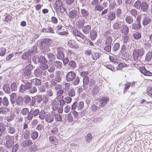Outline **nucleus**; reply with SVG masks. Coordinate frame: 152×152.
<instances>
[{
  "mask_svg": "<svg viewBox=\"0 0 152 152\" xmlns=\"http://www.w3.org/2000/svg\"><path fill=\"white\" fill-rule=\"evenodd\" d=\"M53 43L52 40L49 38L41 39L38 46L40 49L49 48V46Z\"/></svg>",
  "mask_w": 152,
  "mask_h": 152,
  "instance_id": "obj_1",
  "label": "nucleus"
},
{
  "mask_svg": "<svg viewBox=\"0 0 152 152\" xmlns=\"http://www.w3.org/2000/svg\"><path fill=\"white\" fill-rule=\"evenodd\" d=\"M145 53V50L143 48L135 49L133 51L132 56L134 60L135 61H139L140 60L139 58H142Z\"/></svg>",
  "mask_w": 152,
  "mask_h": 152,
  "instance_id": "obj_2",
  "label": "nucleus"
},
{
  "mask_svg": "<svg viewBox=\"0 0 152 152\" xmlns=\"http://www.w3.org/2000/svg\"><path fill=\"white\" fill-rule=\"evenodd\" d=\"M5 140H6V142L4 144L5 146L9 149L11 148L14 145L15 142L13 136H6Z\"/></svg>",
  "mask_w": 152,
  "mask_h": 152,
  "instance_id": "obj_3",
  "label": "nucleus"
},
{
  "mask_svg": "<svg viewBox=\"0 0 152 152\" xmlns=\"http://www.w3.org/2000/svg\"><path fill=\"white\" fill-rule=\"evenodd\" d=\"M39 113V111L38 109H36L34 110V108H31L28 115L27 116V119L30 120L32 119L33 116L36 117L37 116Z\"/></svg>",
  "mask_w": 152,
  "mask_h": 152,
  "instance_id": "obj_4",
  "label": "nucleus"
},
{
  "mask_svg": "<svg viewBox=\"0 0 152 152\" xmlns=\"http://www.w3.org/2000/svg\"><path fill=\"white\" fill-rule=\"evenodd\" d=\"M76 77V74L73 71H70L68 72L66 75V80L68 82L72 81L75 79Z\"/></svg>",
  "mask_w": 152,
  "mask_h": 152,
  "instance_id": "obj_5",
  "label": "nucleus"
},
{
  "mask_svg": "<svg viewBox=\"0 0 152 152\" xmlns=\"http://www.w3.org/2000/svg\"><path fill=\"white\" fill-rule=\"evenodd\" d=\"M139 70L140 72L145 76H152V73L150 71L147 70L144 66L140 67Z\"/></svg>",
  "mask_w": 152,
  "mask_h": 152,
  "instance_id": "obj_6",
  "label": "nucleus"
},
{
  "mask_svg": "<svg viewBox=\"0 0 152 152\" xmlns=\"http://www.w3.org/2000/svg\"><path fill=\"white\" fill-rule=\"evenodd\" d=\"M110 98L107 96H104L99 99V106L101 107L104 106V105L109 101Z\"/></svg>",
  "mask_w": 152,
  "mask_h": 152,
  "instance_id": "obj_7",
  "label": "nucleus"
},
{
  "mask_svg": "<svg viewBox=\"0 0 152 152\" xmlns=\"http://www.w3.org/2000/svg\"><path fill=\"white\" fill-rule=\"evenodd\" d=\"M79 10L78 12L76 10H72L69 12V17L70 18H72V19H74L75 18L78 19L79 18Z\"/></svg>",
  "mask_w": 152,
  "mask_h": 152,
  "instance_id": "obj_8",
  "label": "nucleus"
},
{
  "mask_svg": "<svg viewBox=\"0 0 152 152\" xmlns=\"http://www.w3.org/2000/svg\"><path fill=\"white\" fill-rule=\"evenodd\" d=\"M33 69V66L31 64H28L24 69V74L25 76H28L31 75Z\"/></svg>",
  "mask_w": 152,
  "mask_h": 152,
  "instance_id": "obj_9",
  "label": "nucleus"
},
{
  "mask_svg": "<svg viewBox=\"0 0 152 152\" xmlns=\"http://www.w3.org/2000/svg\"><path fill=\"white\" fill-rule=\"evenodd\" d=\"M31 56L27 51H25L21 56V58L24 60L28 59V61L30 63L31 62Z\"/></svg>",
  "mask_w": 152,
  "mask_h": 152,
  "instance_id": "obj_10",
  "label": "nucleus"
},
{
  "mask_svg": "<svg viewBox=\"0 0 152 152\" xmlns=\"http://www.w3.org/2000/svg\"><path fill=\"white\" fill-rule=\"evenodd\" d=\"M34 75L36 77H39L42 75L45 76L46 75V72L42 71L40 68H37L34 70Z\"/></svg>",
  "mask_w": 152,
  "mask_h": 152,
  "instance_id": "obj_11",
  "label": "nucleus"
},
{
  "mask_svg": "<svg viewBox=\"0 0 152 152\" xmlns=\"http://www.w3.org/2000/svg\"><path fill=\"white\" fill-rule=\"evenodd\" d=\"M68 44L69 47L75 50L77 49L79 47L77 42L72 40L69 41Z\"/></svg>",
  "mask_w": 152,
  "mask_h": 152,
  "instance_id": "obj_12",
  "label": "nucleus"
},
{
  "mask_svg": "<svg viewBox=\"0 0 152 152\" xmlns=\"http://www.w3.org/2000/svg\"><path fill=\"white\" fill-rule=\"evenodd\" d=\"M116 18L115 13L114 12L110 11L107 15V17L106 18L110 21H113Z\"/></svg>",
  "mask_w": 152,
  "mask_h": 152,
  "instance_id": "obj_13",
  "label": "nucleus"
},
{
  "mask_svg": "<svg viewBox=\"0 0 152 152\" xmlns=\"http://www.w3.org/2000/svg\"><path fill=\"white\" fill-rule=\"evenodd\" d=\"M10 101L12 104L13 105L15 103L16 101L17 96L15 93H12L10 95Z\"/></svg>",
  "mask_w": 152,
  "mask_h": 152,
  "instance_id": "obj_14",
  "label": "nucleus"
},
{
  "mask_svg": "<svg viewBox=\"0 0 152 152\" xmlns=\"http://www.w3.org/2000/svg\"><path fill=\"white\" fill-rule=\"evenodd\" d=\"M140 9L143 12H146L148 11V5L145 2L142 1Z\"/></svg>",
  "mask_w": 152,
  "mask_h": 152,
  "instance_id": "obj_15",
  "label": "nucleus"
},
{
  "mask_svg": "<svg viewBox=\"0 0 152 152\" xmlns=\"http://www.w3.org/2000/svg\"><path fill=\"white\" fill-rule=\"evenodd\" d=\"M135 84V82H134L132 83L128 82L125 84V88H124V93L125 94L127 92L128 89L129 88L130 86H131V87L134 86Z\"/></svg>",
  "mask_w": 152,
  "mask_h": 152,
  "instance_id": "obj_16",
  "label": "nucleus"
},
{
  "mask_svg": "<svg viewBox=\"0 0 152 152\" xmlns=\"http://www.w3.org/2000/svg\"><path fill=\"white\" fill-rule=\"evenodd\" d=\"M33 142L31 140H25L23 141L21 145L24 148H26L33 144Z\"/></svg>",
  "mask_w": 152,
  "mask_h": 152,
  "instance_id": "obj_17",
  "label": "nucleus"
},
{
  "mask_svg": "<svg viewBox=\"0 0 152 152\" xmlns=\"http://www.w3.org/2000/svg\"><path fill=\"white\" fill-rule=\"evenodd\" d=\"M24 99V98H23V96H17L16 101L15 103L17 105L20 106L22 105Z\"/></svg>",
  "mask_w": 152,
  "mask_h": 152,
  "instance_id": "obj_18",
  "label": "nucleus"
},
{
  "mask_svg": "<svg viewBox=\"0 0 152 152\" xmlns=\"http://www.w3.org/2000/svg\"><path fill=\"white\" fill-rule=\"evenodd\" d=\"M9 133L10 134H14L15 132V129L11 124H7V125Z\"/></svg>",
  "mask_w": 152,
  "mask_h": 152,
  "instance_id": "obj_19",
  "label": "nucleus"
},
{
  "mask_svg": "<svg viewBox=\"0 0 152 152\" xmlns=\"http://www.w3.org/2000/svg\"><path fill=\"white\" fill-rule=\"evenodd\" d=\"M58 55L57 56V58L58 59H62L64 57V53L61 51L60 48H58L57 49Z\"/></svg>",
  "mask_w": 152,
  "mask_h": 152,
  "instance_id": "obj_20",
  "label": "nucleus"
},
{
  "mask_svg": "<svg viewBox=\"0 0 152 152\" xmlns=\"http://www.w3.org/2000/svg\"><path fill=\"white\" fill-rule=\"evenodd\" d=\"M151 19L149 17L144 16L142 21V24L144 26L147 25L150 23Z\"/></svg>",
  "mask_w": 152,
  "mask_h": 152,
  "instance_id": "obj_21",
  "label": "nucleus"
},
{
  "mask_svg": "<svg viewBox=\"0 0 152 152\" xmlns=\"http://www.w3.org/2000/svg\"><path fill=\"white\" fill-rule=\"evenodd\" d=\"M85 23V20L84 19L80 20L76 23L77 27L79 29L83 28Z\"/></svg>",
  "mask_w": 152,
  "mask_h": 152,
  "instance_id": "obj_22",
  "label": "nucleus"
},
{
  "mask_svg": "<svg viewBox=\"0 0 152 152\" xmlns=\"http://www.w3.org/2000/svg\"><path fill=\"white\" fill-rule=\"evenodd\" d=\"M91 39L92 41L95 40L97 36V32L95 30H92L90 32Z\"/></svg>",
  "mask_w": 152,
  "mask_h": 152,
  "instance_id": "obj_23",
  "label": "nucleus"
},
{
  "mask_svg": "<svg viewBox=\"0 0 152 152\" xmlns=\"http://www.w3.org/2000/svg\"><path fill=\"white\" fill-rule=\"evenodd\" d=\"M120 31L122 33H123L124 34L126 35L129 33V28L126 25H123Z\"/></svg>",
  "mask_w": 152,
  "mask_h": 152,
  "instance_id": "obj_24",
  "label": "nucleus"
},
{
  "mask_svg": "<svg viewBox=\"0 0 152 152\" xmlns=\"http://www.w3.org/2000/svg\"><path fill=\"white\" fill-rule=\"evenodd\" d=\"M141 33L138 31L132 34L134 38L136 40L140 39L141 38Z\"/></svg>",
  "mask_w": 152,
  "mask_h": 152,
  "instance_id": "obj_25",
  "label": "nucleus"
},
{
  "mask_svg": "<svg viewBox=\"0 0 152 152\" xmlns=\"http://www.w3.org/2000/svg\"><path fill=\"white\" fill-rule=\"evenodd\" d=\"M152 58V52L149 51L146 54L145 60L147 62H149Z\"/></svg>",
  "mask_w": 152,
  "mask_h": 152,
  "instance_id": "obj_26",
  "label": "nucleus"
},
{
  "mask_svg": "<svg viewBox=\"0 0 152 152\" xmlns=\"http://www.w3.org/2000/svg\"><path fill=\"white\" fill-rule=\"evenodd\" d=\"M10 111V109L6 107H0V113L3 114H6V113Z\"/></svg>",
  "mask_w": 152,
  "mask_h": 152,
  "instance_id": "obj_27",
  "label": "nucleus"
},
{
  "mask_svg": "<svg viewBox=\"0 0 152 152\" xmlns=\"http://www.w3.org/2000/svg\"><path fill=\"white\" fill-rule=\"evenodd\" d=\"M56 9H59L60 7L64 6L63 3L60 0H56L55 3Z\"/></svg>",
  "mask_w": 152,
  "mask_h": 152,
  "instance_id": "obj_28",
  "label": "nucleus"
},
{
  "mask_svg": "<svg viewBox=\"0 0 152 152\" xmlns=\"http://www.w3.org/2000/svg\"><path fill=\"white\" fill-rule=\"evenodd\" d=\"M32 84L33 83L35 85L39 86L41 84V80L39 79L36 78L32 79L31 81Z\"/></svg>",
  "mask_w": 152,
  "mask_h": 152,
  "instance_id": "obj_29",
  "label": "nucleus"
},
{
  "mask_svg": "<svg viewBox=\"0 0 152 152\" xmlns=\"http://www.w3.org/2000/svg\"><path fill=\"white\" fill-rule=\"evenodd\" d=\"M121 22L117 21L113 24V28L114 29L118 30L121 28Z\"/></svg>",
  "mask_w": 152,
  "mask_h": 152,
  "instance_id": "obj_30",
  "label": "nucleus"
},
{
  "mask_svg": "<svg viewBox=\"0 0 152 152\" xmlns=\"http://www.w3.org/2000/svg\"><path fill=\"white\" fill-rule=\"evenodd\" d=\"M91 26L89 25L85 26L83 28V31L85 34L89 33L91 31Z\"/></svg>",
  "mask_w": 152,
  "mask_h": 152,
  "instance_id": "obj_31",
  "label": "nucleus"
},
{
  "mask_svg": "<svg viewBox=\"0 0 152 152\" xmlns=\"http://www.w3.org/2000/svg\"><path fill=\"white\" fill-rule=\"evenodd\" d=\"M3 89L4 91L7 93H9L10 92V89L9 84L6 83L3 86Z\"/></svg>",
  "mask_w": 152,
  "mask_h": 152,
  "instance_id": "obj_32",
  "label": "nucleus"
},
{
  "mask_svg": "<svg viewBox=\"0 0 152 152\" xmlns=\"http://www.w3.org/2000/svg\"><path fill=\"white\" fill-rule=\"evenodd\" d=\"M9 102L6 96L4 97L2 99V104L5 107H7L9 105Z\"/></svg>",
  "mask_w": 152,
  "mask_h": 152,
  "instance_id": "obj_33",
  "label": "nucleus"
},
{
  "mask_svg": "<svg viewBox=\"0 0 152 152\" xmlns=\"http://www.w3.org/2000/svg\"><path fill=\"white\" fill-rule=\"evenodd\" d=\"M142 2L140 0L136 1L134 4V7L137 10H140Z\"/></svg>",
  "mask_w": 152,
  "mask_h": 152,
  "instance_id": "obj_34",
  "label": "nucleus"
},
{
  "mask_svg": "<svg viewBox=\"0 0 152 152\" xmlns=\"http://www.w3.org/2000/svg\"><path fill=\"white\" fill-rule=\"evenodd\" d=\"M141 27V25L138 24L134 23L131 25V28L132 29H134L135 30H139Z\"/></svg>",
  "mask_w": 152,
  "mask_h": 152,
  "instance_id": "obj_35",
  "label": "nucleus"
},
{
  "mask_svg": "<svg viewBox=\"0 0 152 152\" xmlns=\"http://www.w3.org/2000/svg\"><path fill=\"white\" fill-rule=\"evenodd\" d=\"M38 62L41 64L47 63V60L45 56H39Z\"/></svg>",
  "mask_w": 152,
  "mask_h": 152,
  "instance_id": "obj_36",
  "label": "nucleus"
},
{
  "mask_svg": "<svg viewBox=\"0 0 152 152\" xmlns=\"http://www.w3.org/2000/svg\"><path fill=\"white\" fill-rule=\"evenodd\" d=\"M85 140L87 143H90L93 138V137L91 134L90 132L88 133L85 137Z\"/></svg>",
  "mask_w": 152,
  "mask_h": 152,
  "instance_id": "obj_37",
  "label": "nucleus"
},
{
  "mask_svg": "<svg viewBox=\"0 0 152 152\" xmlns=\"http://www.w3.org/2000/svg\"><path fill=\"white\" fill-rule=\"evenodd\" d=\"M54 118L53 115L50 114L45 118V120L47 122L50 123L53 121Z\"/></svg>",
  "mask_w": 152,
  "mask_h": 152,
  "instance_id": "obj_38",
  "label": "nucleus"
},
{
  "mask_svg": "<svg viewBox=\"0 0 152 152\" xmlns=\"http://www.w3.org/2000/svg\"><path fill=\"white\" fill-rule=\"evenodd\" d=\"M48 58L50 61H53L56 59V56L52 53H49L47 55Z\"/></svg>",
  "mask_w": 152,
  "mask_h": 152,
  "instance_id": "obj_39",
  "label": "nucleus"
},
{
  "mask_svg": "<svg viewBox=\"0 0 152 152\" xmlns=\"http://www.w3.org/2000/svg\"><path fill=\"white\" fill-rule=\"evenodd\" d=\"M81 12L83 16L86 18L89 15V12L86 10L83 9H81Z\"/></svg>",
  "mask_w": 152,
  "mask_h": 152,
  "instance_id": "obj_40",
  "label": "nucleus"
},
{
  "mask_svg": "<svg viewBox=\"0 0 152 152\" xmlns=\"http://www.w3.org/2000/svg\"><path fill=\"white\" fill-rule=\"evenodd\" d=\"M72 81V84L74 85L77 86L78 85L80 82L79 77L77 76L75 77V79Z\"/></svg>",
  "mask_w": 152,
  "mask_h": 152,
  "instance_id": "obj_41",
  "label": "nucleus"
},
{
  "mask_svg": "<svg viewBox=\"0 0 152 152\" xmlns=\"http://www.w3.org/2000/svg\"><path fill=\"white\" fill-rule=\"evenodd\" d=\"M54 116L55 120L57 121H60L62 120V117L61 115L59 114L54 113Z\"/></svg>",
  "mask_w": 152,
  "mask_h": 152,
  "instance_id": "obj_42",
  "label": "nucleus"
},
{
  "mask_svg": "<svg viewBox=\"0 0 152 152\" xmlns=\"http://www.w3.org/2000/svg\"><path fill=\"white\" fill-rule=\"evenodd\" d=\"M18 52H17L15 53V54H14L13 53H11L9 54L6 57V60L7 61H9V60H15L14 58L12 59L11 58H12L14 55H16V54H18Z\"/></svg>",
  "mask_w": 152,
  "mask_h": 152,
  "instance_id": "obj_43",
  "label": "nucleus"
},
{
  "mask_svg": "<svg viewBox=\"0 0 152 152\" xmlns=\"http://www.w3.org/2000/svg\"><path fill=\"white\" fill-rule=\"evenodd\" d=\"M24 98L23 102L25 104H28L31 101V98L29 96L26 95L23 97Z\"/></svg>",
  "mask_w": 152,
  "mask_h": 152,
  "instance_id": "obj_44",
  "label": "nucleus"
},
{
  "mask_svg": "<svg viewBox=\"0 0 152 152\" xmlns=\"http://www.w3.org/2000/svg\"><path fill=\"white\" fill-rule=\"evenodd\" d=\"M54 64L57 68L60 69L62 68V63L59 61H56L54 62Z\"/></svg>",
  "mask_w": 152,
  "mask_h": 152,
  "instance_id": "obj_45",
  "label": "nucleus"
},
{
  "mask_svg": "<svg viewBox=\"0 0 152 152\" xmlns=\"http://www.w3.org/2000/svg\"><path fill=\"white\" fill-rule=\"evenodd\" d=\"M38 136V133L36 131L33 132L31 134V138L33 140H35Z\"/></svg>",
  "mask_w": 152,
  "mask_h": 152,
  "instance_id": "obj_46",
  "label": "nucleus"
},
{
  "mask_svg": "<svg viewBox=\"0 0 152 152\" xmlns=\"http://www.w3.org/2000/svg\"><path fill=\"white\" fill-rule=\"evenodd\" d=\"M92 93L93 96L96 95L99 92V89L97 87V86H95L92 89Z\"/></svg>",
  "mask_w": 152,
  "mask_h": 152,
  "instance_id": "obj_47",
  "label": "nucleus"
},
{
  "mask_svg": "<svg viewBox=\"0 0 152 152\" xmlns=\"http://www.w3.org/2000/svg\"><path fill=\"white\" fill-rule=\"evenodd\" d=\"M6 129V125L3 123H0V130L1 131L2 133H4Z\"/></svg>",
  "mask_w": 152,
  "mask_h": 152,
  "instance_id": "obj_48",
  "label": "nucleus"
},
{
  "mask_svg": "<svg viewBox=\"0 0 152 152\" xmlns=\"http://www.w3.org/2000/svg\"><path fill=\"white\" fill-rule=\"evenodd\" d=\"M19 145L18 143H17L15 145H13L12 148V152H16L19 149Z\"/></svg>",
  "mask_w": 152,
  "mask_h": 152,
  "instance_id": "obj_49",
  "label": "nucleus"
},
{
  "mask_svg": "<svg viewBox=\"0 0 152 152\" xmlns=\"http://www.w3.org/2000/svg\"><path fill=\"white\" fill-rule=\"evenodd\" d=\"M112 42V37L110 36H108L106 40L104 45H111Z\"/></svg>",
  "mask_w": 152,
  "mask_h": 152,
  "instance_id": "obj_50",
  "label": "nucleus"
},
{
  "mask_svg": "<svg viewBox=\"0 0 152 152\" xmlns=\"http://www.w3.org/2000/svg\"><path fill=\"white\" fill-rule=\"evenodd\" d=\"M6 49L4 47L0 48V56H3L6 54Z\"/></svg>",
  "mask_w": 152,
  "mask_h": 152,
  "instance_id": "obj_51",
  "label": "nucleus"
},
{
  "mask_svg": "<svg viewBox=\"0 0 152 152\" xmlns=\"http://www.w3.org/2000/svg\"><path fill=\"white\" fill-rule=\"evenodd\" d=\"M104 9V7L100 4L96 5L95 7L94 10L101 12Z\"/></svg>",
  "mask_w": 152,
  "mask_h": 152,
  "instance_id": "obj_52",
  "label": "nucleus"
},
{
  "mask_svg": "<svg viewBox=\"0 0 152 152\" xmlns=\"http://www.w3.org/2000/svg\"><path fill=\"white\" fill-rule=\"evenodd\" d=\"M11 89L12 91H15L17 89V86L16 83L15 82L12 83L11 84L10 86Z\"/></svg>",
  "mask_w": 152,
  "mask_h": 152,
  "instance_id": "obj_53",
  "label": "nucleus"
},
{
  "mask_svg": "<svg viewBox=\"0 0 152 152\" xmlns=\"http://www.w3.org/2000/svg\"><path fill=\"white\" fill-rule=\"evenodd\" d=\"M21 113L23 115H28L29 113L28 109L27 108H23L21 111Z\"/></svg>",
  "mask_w": 152,
  "mask_h": 152,
  "instance_id": "obj_54",
  "label": "nucleus"
},
{
  "mask_svg": "<svg viewBox=\"0 0 152 152\" xmlns=\"http://www.w3.org/2000/svg\"><path fill=\"white\" fill-rule=\"evenodd\" d=\"M39 67L41 70L44 71L47 69L48 68V65L47 64L44 63L41 64Z\"/></svg>",
  "mask_w": 152,
  "mask_h": 152,
  "instance_id": "obj_55",
  "label": "nucleus"
},
{
  "mask_svg": "<svg viewBox=\"0 0 152 152\" xmlns=\"http://www.w3.org/2000/svg\"><path fill=\"white\" fill-rule=\"evenodd\" d=\"M12 15L9 14L5 17V18L3 20L4 21L8 22L9 21H11L12 19Z\"/></svg>",
  "mask_w": 152,
  "mask_h": 152,
  "instance_id": "obj_56",
  "label": "nucleus"
},
{
  "mask_svg": "<svg viewBox=\"0 0 152 152\" xmlns=\"http://www.w3.org/2000/svg\"><path fill=\"white\" fill-rule=\"evenodd\" d=\"M57 10L59 11L61 13H64L65 12L66 14H67V10L66 8L64 7V6L63 7H60L59 9H57Z\"/></svg>",
  "mask_w": 152,
  "mask_h": 152,
  "instance_id": "obj_57",
  "label": "nucleus"
},
{
  "mask_svg": "<svg viewBox=\"0 0 152 152\" xmlns=\"http://www.w3.org/2000/svg\"><path fill=\"white\" fill-rule=\"evenodd\" d=\"M120 44L118 42L115 43L113 48V50L114 51L118 50L120 48Z\"/></svg>",
  "mask_w": 152,
  "mask_h": 152,
  "instance_id": "obj_58",
  "label": "nucleus"
},
{
  "mask_svg": "<svg viewBox=\"0 0 152 152\" xmlns=\"http://www.w3.org/2000/svg\"><path fill=\"white\" fill-rule=\"evenodd\" d=\"M147 94L148 95L150 96L151 97H152V87H147Z\"/></svg>",
  "mask_w": 152,
  "mask_h": 152,
  "instance_id": "obj_59",
  "label": "nucleus"
},
{
  "mask_svg": "<svg viewBox=\"0 0 152 152\" xmlns=\"http://www.w3.org/2000/svg\"><path fill=\"white\" fill-rule=\"evenodd\" d=\"M109 3L110 6V9L113 10L114 8L115 7L116 4L115 0H113Z\"/></svg>",
  "mask_w": 152,
  "mask_h": 152,
  "instance_id": "obj_60",
  "label": "nucleus"
},
{
  "mask_svg": "<svg viewBox=\"0 0 152 152\" xmlns=\"http://www.w3.org/2000/svg\"><path fill=\"white\" fill-rule=\"evenodd\" d=\"M125 21L126 22L128 23H131L133 22V20L132 18L130 16H126L125 18Z\"/></svg>",
  "mask_w": 152,
  "mask_h": 152,
  "instance_id": "obj_61",
  "label": "nucleus"
},
{
  "mask_svg": "<svg viewBox=\"0 0 152 152\" xmlns=\"http://www.w3.org/2000/svg\"><path fill=\"white\" fill-rule=\"evenodd\" d=\"M55 77L56 80L58 82H59L61 80V76L60 75V72L59 71L57 72Z\"/></svg>",
  "mask_w": 152,
  "mask_h": 152,
  "instance_id": "obj_62",
  "label": "nucleus"
},
{
  "mask_svg": "<svg viewBox=\"0 0 152 152\" xmlns=\"http://www.w3.org/2000/svg\"><path fill=\"white\" fill-rule=\"evenodd\" d=\"M106 67L107 68L111 70L113 72H115L116 71L113 66L111 64H108L106 65Z\"/></svg>",
  "mask_w": 152,
  "mask_h": 152,
  "instance_id": "obj_63",
  "label": "nucleus"
},
{
  "mask_svg": "<svg viewBox=\"0 0 152 152\" xmlns=\"http://www.w3.org/2000/svg\"><path fill=\"white\" fill-rule=\"evenodd\" d=\"M69 65L72 68H75L76 67V62L73 60H71L69 63Z\"/></svg>",
  "mask_w": 152,
  "mask_h": 152,
  "instance_id": "obj_64",
  "label": "nucleus"
}]
</instances>
